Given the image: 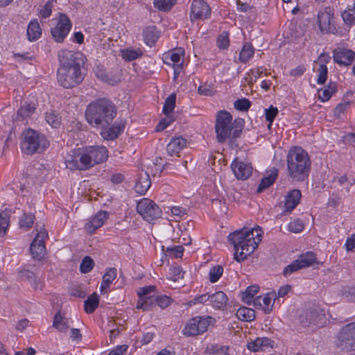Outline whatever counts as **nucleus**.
<instances>
[{
	"label": "nucleus",
	"instance_id": "338daca9",
	"mask_svg": "<svg viewBox=\"0 0 355 355\" xmlns=\"http://www.w3.org/2000/svg\"><path fill=\"white\" fill-rule=\"evenodd\" d=\"M128 345H123L118 346L114 349L111 351L108 355H123L124 353L127 352Z\"/></svg>",
	"mask_w": 355,
	"mask_h": 355
},
{
	"label": "nucleus",
	"instance_id": "7ed1b4c3",
	"mask_svg": "<svg viewBox=\"0 0 355 355\" xmlns=\"http://www.w3.org/2000/svg\"><path fill=\"white\" fill-rule=\"evenodd\" d=\"M261 238L262 230L259 226L243 227L230 234L228 241L234 246V259L240 262L247 259L257 249Z\"/></svg>",
	"mask_w": 355,
	"mask_h": 355
},
{
	"label": "nucleus",
	"instance_id": "4d7b16f0",
	"mask_svg": "<svg viewBox=\"0 0 355 355\" xmlns=\"http://www.w3.org/2000/svg\"><path fill=\"white\" fill-rule=\"evenodd\" d=\"M262 301V306L263 310L265 313H269L272 311L273 303H272V297L269 295V294L266 295L265 297H261Z\"/></svg>",
	"mask_w": 355,
	"mask_h": 355
},
{
	"label": "nucleus",
	"instance_id": "4c0bfd02",
	"mask_svg": "<svg viewBox=\"0 0 355 355\" xmlns=\"http://www.w3.org/2000/svg\"><path fill=\"white\" fill-rule=\"evenodd\" d=\"M35 216L33 214L29 213H24L21 215L19 219V227L21 228L30 229L33 225Z\"/></svg>",
	"mask_w": 355,
	"mask_h": 355
},
{
	"label": "nucleus",
	"instance_id": "79ce46f5",
	"mask_svg": "<svg viewBox=\"0 0 355 355\" xmlns=\"http://www.w3.org/2000/svg\"><path fill=\"white\" fill-rule=\"evenodd\" d=\"M175 3V0H155L154 6L159 10L168 11Z\"/></svg>",
	"mask_w": 355,
	"mask_h": 355
},
{
	"label": "nucleus",
	"instance_id": "393cba45",
	"mask_svg": "<svg viewBox=\"0 0 355 355\" xmlns=\"http://www.w3.org/2000/svg\"><path fill=\"white\" fill-rule=\"evenodd\" d=\"M278 175V171L277 168H273L270 172V174L268 176L264 177L257 190V193L262 192L264 189L268 188L270 185H272L274 182L275 181Z\"/></svg>",
	"mask_w": 355,
	"mask_h": 355
},
{
	"label": "nucleus",
	"instance_id": "13d9d810",
	"mask_svg": "<svg viewBox=\"0 0 355 355\" xmlns=\"http://www.w3.org/2000/svg\"><path fill=\"white\" fill-rule=\"evenodd\" d=\"M277 113V108L271 105L268 109L265 110L266 119L271 123L275 119Z\"/></svg>",
	"mask_w": 355,
	"mask_h": 355
},
{
	"label": "nucleus",
	"instance_id": "69168bd1",
	"mask_svg": "<svg viewBox=\"0 0 355 355\" xmlns=\"http://www.w3.org/2000/svg\"><path fill=\"white\" fill-rule=\"evenodd\" d=\"M349 107V103H339L334 110L335 115L339 116L341 114H343L348 107Z\"/></svg>",
	"mask_w": 355,
	"mask_h": 355
},
{
	"label": "nucleus",
	"instance_id": "a18cd8bd",
	"mask_svg": "<svg viewBox=\"0 0 355 355\" xmlns=\"http://www.w3.org/2000/svg\"><path fill=\"white\" fill-rule=\"evenodd\" d=\"M222 276V266L217 265L211 268L209 279L211 283L216 282Z\"/></svg>",
	"mask_w": 355,
	"mask_h": 355
},
{
	"label": "nucleus",
	"instance_id": "aec40b11",
	"mask_svg": "<svg viewBox=\"0 0 355 355\" xmlns=\"http://www.w3.org/2000/svg\"><path fill=\"white\" fill-rule=\"evenodd\" d=\"M302 193L299 189L290 191L285 196L284 207L286 211H291L299 204Z\"/></svg>",
	"mask_w": 355,
	"mask_h": 355
},
{
	"label": "nucleus",
	"instance_id": "09e8293b",
	"mask_svg": "<svg viewBox=\"0 0 355 355\" xmlns=\"http://www.w3.org/2000/svg\"><path fill=\"white\" fill-rule=\"evenodd\" d=\"M155 301L161 309H164L171 304L173 300L167 295H155Z\"/></svg>",
	"mask_w": 355,
	"mask_h": 355
},
{
	"label": "nucleus",
	"instance_id": "f3484780",
	"mask_svg": "<svg viewBox=\"0 0 355 355\" xmlns=\"http://www.w3.org/2000/svg\"><path fill=\"white\" fill-rule=\"evenodd\" d=\"M231 168L235 176L239 180H246L252 175V166L242 162H238L236 159L232 162Z\"/></svg>",
	"mask_w": 355,
	"mask_h": 355
},
{
	"label": "nucleus",
	"instance_id": "c9c22d12",
	"mask_svg": "<svg viewBox=\"0 0 355 355\" xmlns=\"http://www.w3.org/2000/svg\"><path fill=\"white\" fill-rule=\"evenodd\" d=\"M45 120L52 128H58L61 123V117L54 111L46 112Z\"/></svg>",
	"mask_w": 355,
	"mask_h": 355
},
{
	"label": "nucleus",
	"instance_id": "37998d69",
	"mask_svg": "<svg viewBox=\"0 0 355 355\" xmlns=\"http://www.w3.org/2000/svg\"><path fill=\"white\" fill-rule=\"evenodd\" d=\"M94 266V262L93 259L90 257L86 256L80 263V270L82 273H87L93 269Z\"/></svg>",
	"mask_w": 355,
	"mask_h": 355
},
{
	"label": "nucleus",
	"instance_id": "58836bf2",
	"mask_svg": "<svg viewBox=\"0 0 355 355\" xmlns=\"http://www.w3.org/2000/svg\"><path fill=\"white\" fill-rule=\"evenodd\" d=\"M209 305L215 310L220 311L222 307V292L218 291L210 295Z\"/></svg>",
	"mask_w": 355,
	"mask_h": 355
},
{
	"label": "nucleus",
	"instance_id": "f257e3e1",
	"mask_svg": "<svg viewBox=\"0 0 355 355\" xmlns=\"http://www.w3.org/2000/svg\"><path fill=\"white\" fill-rule=\"evenodd\" d=\"M116 115L115 105L107 98H99L89 103L85 112L87 121L93 127L103 130L102 137L113 140L119 137L125 128L123 122L115 123L110 127Z\"/></svg>",
	"mask_w": 355,
	"mask_h": 355
},
{
	"label": "nucleus",
	"instance_id": "49530a36",
	"mask_svg": "<svg viewBox=\"0 0 355 355\" xmlns=\"http://www.w3.org/2000/svg\"><path fill=\"white\" fill-rule=\"evenodd\" d=\"M342 18L345 24L352 26L355 24V10L352 11V9L345 10L342 13Z\"/></svg>",
	"mask_w": 355,
	"mask_h": 355
},
{
	"label": "nucleus",
	"instance_id": "f704fd0d",
	"mask_svg": "<svg viewBox=\"0 0 355 355\" xmlns=\"http://www.w3.org/2000/svg\"><path fill=\"white\" fill-rule=\"evenodd\" d=\"M335 92L336 84L330 83L327 88L320 89L318 90V97L322 101L324 102L328 101L331 98L332 94Z\"/></svg>",
	"mask_w": 355,
	"mask_h": 355
},
{
	"label": "nucleus",
	"instance_id": "6ab92c4d",
	"mask_svg": "<svg viewBox=\"0 0 355 355\" xmlns=\"http://www.w3.org/2000/svg\"><path fill=\"white\" fill-rule=\"evenodd\" d=\"M108 214L105 211H98L92 219L85 225L87 231L93 233L96 230L101 227L105 220L107 219Z\"/></svg>",
	"mask_w": 355,
	"mask_h": 355
},
{
	"label": "nucleus",
	"instance_id": "680f3d73",
	"mask_svg": "<svg viewBox=\"0 0 355 355\" xmlns=\"http://www.w3.org/2000/svg\"><path fill=\"white\" fill-rule=\"evenodd\" d=\"M52 6L50 1L45 3L44 8L40 10V16L42 18H47L51 15Z\"/></svg>",
	"mask_w": 355,
	"mask_h": 355
},
{
	"label": "nucleus",
	"instance_id": "2eb2a0df",
	"mask_svg": "<svg viewBox=\"0 0 355 355\" xmlns=\"http://www.w3.org/2000/svg\"><path fill=\"white\" fill-rule=\"evenodd\" d=\"M210 15L209 5L203 0H194L191 7V20L207 18Z\"/></svg>",
	"mask_w": 355,
	"mask_h": 355
},
{
	"label": "nucleus",
	"instance_id": "e2e57ef3",
	"mask_svg": "<svg viewBox=\"0 0 355 355\" xmlns=\"http://www.w3.org/2000/svg\"><path fill=\"white\" fill-rule=\"evenodd\" d=\"M261 351H264L269 348H272L273 341L266 337L259 338Z\"/></svg>",
	"mask_w": 355,
	"mask_h": 355
},
{
	"label": "nucleus",
	"instance_id": "6e6552de",
	"mask_svg": "<svg viewBox=\"0 0 355 355\" xmlns=\"http://www.w3.org/2000/svg\"><path fill=\"white\" fill-rule=\"evenodd\" d=\"M298 320L304 326L322 325L325 322L324 311L315 304L306 306L300 311Z\"/></svg>",
	"mask_w": 355,
	"mask_h": 355
},
{
	"label": "nucleus",
	"instance_id": "ea45409f",
	"mask_svg": "<svg viewBox=\"0 0 355 355\" xmlns=\"http://www.w3.org/2000/svg\"><path fill=\"white\" fill-rule=\"evenodd\" d=\"M175 99L176 95L175 94H171L165 100L163 112L168 115L171 113L175 107Z\"/></svg>",
	"mask_w": 355,
	"mask_h": 355
},
{
	"label": "nucleus",
	"instance_id": "6e6d98bb",
	"mask_svg": "<svg viewBox=\"0 0 355 355\" xmlns=\"http://www.w3.org/2000/svg\"><path fill=\"white\" fill-rule=\"evenodd\" d=\"M300 269H302V268H300L297 260H295L291 264L288 265L286 267L284 268V276L290 275L292 273L299 270Z\"/></svg>",
	"mask_w": 355,
	"mask_h": 355
},
{
	"label": "nucleus",
	"instance_id": "4468645a",
	"mask_svg": "<svg viewBox=\"0 0 355 355\" xmlns=\"http://www.w3.org/2000/svg\"><path fill=\"white\" fill-rule=\"evenodd\" d=\"M318 19L321 31L334 33L336 31L334 10L331 7H325L320 11L318 14Z\"/></svg>",
	"mask_w": 355,
	"mask_h": 355
},
{
	"label": "nucleus",
	"instance_id": "9d476101",
	"mask_svg": "<svg viewBox=\"0 0 355 355\" xmlns=\"http://www.w3.org/2000/svg\"><path fill=\"white\" fill-rule=\"evenodd\" d=\"M211 320V317H194L187 322L182 333L187 336H194L201 334L207 331L210 324Z\"/></svg>",
	"mask_w": 355,
	"mask_h": 355
},
{
	"label": "nucleus",
	"instance_id": "5701e85b",
	"mask_svg": "<svg viewBox=\"0 0 355 355\" xmlns=\"http://www.w3.org/2000/svg\"><path fill=\"white\" fill-rule=\"evenodd\" d=\"M42 35V28L37 19L31 20L28 25L27 36L29 41L37 40Z\"/></svg>",
	"mask_w": 355,
	"mask_h": 355
},
{
	"label": "nucleus",
	"instance_id": "39448f33",
	"mask_svg": "<svg viewBox=\"0 0 355 355\" xmlns=\"http://www.w3.org/2000/svg\"><path fill=\"white\" fill-rule=\"evenodd\" d=\"M286 162L288 176L293 181L303 182L309 177L311 162L308 153L302 148H291Z\"/></svg>",
	"mask_w": 355,
	"mask_h": 355
},
{
	"label": "nucleus",
	"instance_id": "864d4df0",
	"mask_svg": "<svg viewBox=\"0 0 355 355\" xmlns=\"http://www.w3.org/2000/svg\"><path fill=\"white\" fill-rule=\"evenodd\" d=\"M304 229V223L300 219L294 220L288 225V230L291 232L299 233Z\"/></svg>",
	"mask_w": 355,
	"mask_h": 355
},
{
	"label": "nucleus",
	"instance_id": "20e7f679",
	"mask_svg": "<svg viewBox=\"0 0 355 355\" xmlns=\"http://www.w3.org/2000/svg\"><path fill=\"white\" fill-rule=\"evenodd\" d=\"M108 150L103 146H89L83 149L71 151L65 159V164L70 170L85 171L107 160Z\"/></svg>",
	"mask_w": 355,
	"mask_h": 355
},
{
	"label": "nucleus",
	"instance_id": "a211bd4d",
	"mask_svg": "<svg viewBox=\"0 0 355 355\" xmlns=\"http://www.w3.org/2000/svg\"><path fill=\"white\" fill-rule=\"evenodd\" d=\"M18 277L22 280L28 281L35 290H42V284L36 278L35 273L26 266L19 268Z\"/></svg>",
	"mask_w": 355,
	"mask_h": 355
},
{
	"label": "nucleus",
	"instance_id": "cd10ccee",
	"mask_svg": "<svg viewBox=\"0 0 355 355\" xmlns=\"http://www.w3.org/2000/svg\"><path fill=\"white\" fill-rule=\"evenodd\" d=\"M116 269L115 268H109L105 274L103 276V281L101 283V291L109 288L110 284L116 277Z\"/></svg>",
	"mask_w": 355,
	"mask_h": 355
},
{
	"label": "nucleus",
	"instance_id": "0e129e2a",
	"mask_svg": "<svg viewBox=\"0 0 355 355\" xmlns=\"http://www.w3.org/2000/svg\"><path fill=\"white\" fill-rule=\"evenodd\" d=\"M171 213L175 216L182 218L187 214V209L179 206H175L171 208Z\"/></svg>",
	"mask_w": 355,
	"mask_h": 355
},
{
	"label": "nucleus",
	"instance_id": "4be33fe9",
	"mask_svg": "<svg viewBox=\"0 0 355 355\" xmlns=\"http://www.w3.org/2000/svg\"><path fill=\"white\" fill-rule=\"evenodd\" d=\"M151 185V181L149 175L147 173L140 174L135 189L137 193L140 194H145Z\"/></svg>",
	"mask_w": 355,
	"mask_h": 355
},
{
	"label": "nucleus",
	"instance_id": "c85d7f7f",
	"mask_svg": "<svg viewBox=\"0 0 355 355\" xmlns=\"http://www.w3.org/2000/svg\"><path fill=\"white\" fill-rule=\"evenodd\" d=\"M254 53V49L252 44L246 42L243 44L240 52L239 60L241 62L245 63L248 61Z\"/></svg>",
	"mask_w": 355,
	"mask_h": 355
},
{
	"label": "nucleus",
	"instance_id": "c03bdc74",
	"mask_svg": "<svg viewBox=\"0 0 355 355\" xmlns=\"http://www.w3.org/2000/svg\"><path fill=\"white\" fill-rule=\"evenodd\" d=\"M234 106L236 110L241 112H247L251 106V102L249 99L243 98L241 99H237L234 103Z\"/></svg>",
	"mask_w": 355,
	"mask_h": 355
},
{
	"label": "nucleus",
	"instance_id": "a19ab883",
	"mask_svg": "<svg viewBox=\"0 0 355 355\" xmlns=\"http://www.w3.org/2000/svg\"><path fill=\"white\" fill-rule=\"evenodd\" d=\"M220 157V154L218 153V155H212L209 160L212 170L218 174L222 171L221 158Z\"/></svg>",
	"mask_w": 355,
	"mask_h": 355
},
{
	"label": "nucleus",
	"instance_id": "bb28decb",
	"mask_svg": "<svg viewBox=\"0 0 355 355\" xmlns=\"http://www.w3.org/2000/svg\"><path fill=\"white\" fill-rule=\"evenodd\" d=\"M35 110L34 103H24V105H22L18 110L17 116L15 118L16 121H22L29 117Z\"/></svg>",
	"mask_w": 355,
	"mask_h": 355
},
{
	"label": "nucleus",
	"instance_id": "f03ea898",
	"mask_svg": "<svg viewBox=\"0 0 355 355\" xmlns=\"http://www.w3.org/2000/svg\"><path fill=\"white\" fill-rule=\"evenodd\" d=\"M60 66L58 70L57 79L61 86L71 88L78 85L84 76L81 67L85 64V57L80 52L62 50L59 53Z\"/></svg>",
	"mask_w": 355,
	"mask_h": 355
},
{
	"label": "nucleus",
	"instance_id": "e433bc0d",
	"mask_svg": "<svg viewBox=\"0 0 355 355\" xmlns=\"http://www.w3.org/2000/svg\"><path fill=\"white\" fill-rule=\"evenodd\" d=\"M155 302V297H146V299H145V297H141L136 307L143 311H149L153 306Z\"/></svg>",
	"mask_w": 355,
	"mask_h": 355
},
{
	"label": "nucleus",
	"instance_id": "72a5a7b5",
	"mask_svg": "<svg viewBox=\"0 0 355 355\" xmlns=\"http://www.w3.org/2000/svg\"><path fill=\"white\" fill-rule=\"evenodd\" d=\"M143 54V51L140 49H122L121 51V55L122 58L127 61L134 60L139 57H141Z\"/></svg>",
	"mask_w": 355,
	"mask_h": 355
},
{
	"label": "nucleus",
	"instance_id": "5fc2aeb1",
	"mask_svg": "<svg viewBox=\"0 0 355 355\" xmlns=\"http://www.w3.org/2000/svg\"><path fill=\"white\" fill-rule=\"evenodd\" d=\"M9 216L7 214H0V236L6 234L9 225Z\"/></svg>",
	"mask_w": 355,
	"mask_h": 355
},
{
	"label": "nucleus",
	"instance_id": "1a4fd4ad",
	"mask_svg": "<svg viewBox=\"0 0 355 355\" xmlns=\"http://www.w3.org/2000/svg\"><path fill=\"white\" fill-rule=\"evenodd\" d=\"M35 231L37 234L31 244L30 250L33 258L41 260L46 254L44 240L48 237L47 232L44 229V225L36 223Z\"/></svg>",
	"mask_w": 355,
	"mask_h": 355
},
{
	"label": "nucleus",
	"instance_id": "ddd939ff",
	"mask_svg": "<svg viewBox=\"0 0 355 355\" xmlns=\"http://www.w3.org/2000/svg\"><path fill=\"white\" fill-rule=\"evenodd\" d=\"M71 28L70 19L66 15L62 14L55 27L51 28V35L57 42H63Z\"/></svg>",
	"mask_w": 355,
	"mask_h": 355
},
{
	"label": "nucleus",
	"instance_id": "f8f14e48",
	"mask_svg": "<svg viewBox=\"0 0 355 355\" xmlns=\"http://www.w3.org/2000/svg\"><path fill=\"white\" fill-rule=\"evenodd\" d=\"M137 210L143 218L148 222L159 218L162 214L159 207L148 198H143L139 201Z\"/></svg>",
	"mask_w": 355,
	"mask_h": 355
},
{
	"label": "nucleus",
	"instance_id": "2f4dec72",
	"mask_svg": "<svg viewBox=\"0 0 355 355\" xmlns=\"http://www.w3.org/2000/svg\"><path fill=\"white\" fill-rule=\"evenodd\" d=\"M259 287L257 285L248 286L244 292L241 293V298L243 302L250 305L253 297L258 293Z\"/></svg>",
	"mask_w": 355,
	"mask_h": 355
},
{
	"label": "nucleus",
	"instance_id": "9b49d317",
	"mask_svg": "<svg viewBox=\"0 0 355 355\" xmlns=\"http://www.w3.org/2000/svg\"><path fill=\"white\" fill-rule=\"evenodd\" d=\"M337 345L345 352L355 350V322L348 324L342 329Z\"/></svg>",
	"mask_w": 355,
	"mask_h": 355
},
{
	"label": "nucleus",
	"instance_id": "b1692460",
	"mask_svg": "<svg viewBox=\"0 0 355 355\" xmlns=\"http://www.w3.org/2000/svg\"><path fill=\"white\" fill-rule=\"evenodd\" d=\"M143 35L146 44L150 46L154 45L159 37L155 26L146 27L143 31Z\"/></svg>",
	"mask_w": 355,
	"mask_h": 355
},
{
	"label": "nucleus",
	"instance_id": "423d86ee",
	"mask_svg": "<svg viewBox=\"0 0 355 355\" xmlns=\"http://www.w3.org/2000/svg\"><path fill=\"white\" fill-rule=\"evenodd\" d=\"M49 146L46 137L37 131L28 128L21 134V149L26 155L41 153Z\"/></svg>",
	"mask_w": 355,
	"mask_h": 355
},
{
	"label": "nucleus",
	"instance_id": "473e14b6",
	"mask_svg": "<svg viewBox=\"0 0 355 355\" xmlns=\"http://www.w3.org/2000/svg\"><path fill=\"white\" fill-rule=\"evenodd\" d=\"M68 323V319L58 312L54 317L53 326L60 331H65L69 328Z\"/></svg>",
	"mask_w": 355,
	"mask_h": 355
},
{
	"label": "nucleus",
	"instance_id": "774afa93",
	"mask_svg": "<svg viewBox=\"0 0 355 355\" xmlns=\"http://www.w3.org/2000/svg\"><path fill=\"white\" fill-rule=\"evenodd\" d=\"M345 245L347 251H352L355 249V233L347 238Z\"/></svg>",
	"mask_w": 355,
	"mask_h": 355
},
{
	"label": "nucleus",
	"instance_id": "412c9836",
	"mask_svg": "<svg viewBox=\"0 0 355 355\" xmlns=\"http://www.w3.org/2000/svg\"><path fill=\"white\" fill-rule=\"evenodd\" d=\"M186 144L187 140L184 138L182 137L174 138L167 145L166 150L170 155H177L186 146Z\"/></svg>",
	"mask_w": 355,
	"mask_h": 355
},
{
	"label": "nucleus",
	"instance_id": "de8ad7c7",
	"mask_svg": "<svg viewBox=\"0 0 355 355\" xmlns=\"http://www.w3.org/2000/svg\"><path fill=\"white\" fill-rule=\"evenodd\" d=\"M155 290V286H147L145 287L139 288L137 294L139 295V297H155L154 294H152Z\"/></svg>",
	"mask_w": 355,
	"mask_h": 355
},
{
	"label": "nucleus",
	"instance_id": "bf43d9fd",
	"mask_svg": "<svg viewBox=\"0 0 355 355\" xmlns=\"http://www.w3.org/2000/svg\"><path fill=\"white\" fill-rule=\"evenodd\" d=\"M247 348L253 352L261 351L259 338H256L247 344Z\"/></svg>",
	"mask_w": 355,
	"mask_h": 355
},
{
	"label": "nucleus",
	"instance_id": "c756f323",
	"mask_svg": "<svg viewBox=\"0 0 355 355\" xmlns=\"http://www.w3.org/2000/svg\"><path fill=\"white\" fill-rule=\"evenodd\" d=\"M236 317L243 321H252L255 318L254 311L248 307H241L236 311Z\"/></svg>",
	"mask_w": 355,
	"mask_h": 355
},
{
	"label": "nucleus",
	"instance_id": "7c9ffc66",
	"mask_svg": "<svg viewBox=\"0 0 355 355\" xmlns=\"http://www.w3.org/2000/svg\"><path fill=\"white\" fill-rule=\"evenodd\" d=\"M99 304L98 296L96 293H93L85 302L84 309L86 313H92L98 307Z\"/></svg>",
	"mask_w": 355,
	"mask_h": 355
},
{
	"label": "nucleus",
	"instance_id": "603ef678",
	"mask_svg": "<svg viewBox=\"0 0 355 355\" xmlns=\"http://www.w3.org/2000/svg\"><path fill=\"white\" fill-rule=\"evenodd\" d=\"M318 76L317 79V83L318 84H324L327 79V67L324 64H320L318 69Z\"/></svg>",
	"mask_w": 355,
	"mask_h": 355
},
{
	"label": "nucleus",
	"instance_id": "8fccbe9b",
	"mask_svg": "<svg viewBox=\"0 0 355 355\" xmlns=\"http://www.w3.org/2000/svg\"><path fill=\"white\" fill-rule=\"evenodd\" d=\"M216 137L219 143L222 142V110L217 112L216 121L215 125Z\"/></svg>",
	"mask_w": 355,
	"mask_h": 355
},
{
	"label": "nucleus",
	"instance_id": "3c124183",
	"mask_svg": "<svg viewBox=\"0 0 355 355\" xmlns=\"http://www.w3.org/2000/svg\"><path fill=\"white\" fill-rule=\"evenodd\" d=\"M342 295L349 301H355V286H344L341 290Z\"/></svg>",
	"mask_w": 355,
	"mask_h": 355
},
{
	"label": "nucleus",
	"instance_id": "a878e982",
	"mask_svg": "<svg viewBox=\"0 0 355 355\" xmlns=\"http://www.w3.org/2000/svg\"><path fill=\"white\" fill-rule=\"evenodd\" d=\"M301 268H304L312 266L316 262L315 254L312 252H307L302 254L296 259Z\"/></svg>",
	"mask_w": 355,
	"mask_h": 355
},
{
	"label": "nucleus",
	"instance_id": "052dcab7",
	"mask_svg": "<svg viewBox=\"0 0 355 355\" xmlns=\"http://www.w3.org/2000/svg\"><path fill=\"white\" fill-rule=\"evenodd\" d=\"M173 119L170 116L162 119L157 125L156 130L159 132L164 130L171 123Z\"/></svg>",
	"mask_w": 355,
	"mask_h": 355
},
{
	"label": "nucleus",
	"instance_id": "0eeeda50",
	"mask_svg": "<svg viewBox=\"0 0 355 355\" xmlns=\"http://www.w3.org/2000/svg\"><path fill=\"white\" fill-rule=\"evenodd\" d=\"M245 125V121L242 118H237L232 121V114L223 110V140L226 138L233 144V140L240 137Z\"/></svg>",
	"mask_w": 355,
	"mask_h": 355
},
{
	"label": "nucleus",
	"instance_id": "dca6fc26",
	"mask_svg": "<svg viewBox=\"0 0 355 355\" xmlns=\"http://www.w3.org/2000/svg\"><path fill=\"white\" fill-rule=\"evenodd\" d=\"M333 53L334 61L340 65H350L355 60V53L349 49L337 48Z\"/></svg>",
	"mask_w": 355,
	"mask_h": 355
}]
</instances>
